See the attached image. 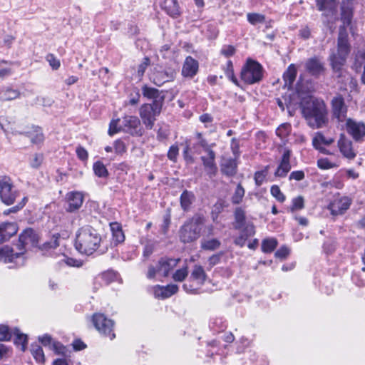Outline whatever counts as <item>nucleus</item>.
Returning a JSON list of instances; mask_svg holds the SVG:
<instances>
[{
	"instance_id": "obj_1",
	"label": "nucleus",
	"mask_w": 365,
	"mask_h": 365,
	"mask_svg": "<svg viewBox=\"0 0 365 365\" xmlns=\"http://www.w3.org/2000/svg\"><path fill=\"white\" fill-rule=\"evenodd\" d=\"M350 51L351 45L349 42L348 34L342 28L337 38L336 48L331 50L329 61L338 83L342 84L345 90L352 92L357 87V81L346 70L343 68Z\"/></svg>"
},
{
	"instance_id": "obj_2",
	"label": "nucleus",
	"mask_w": 365,
	"mask_h": 365,
	"mask_svg": "<svg viewBox=\"0 0 365 365\" xmlns=\"http://www.w3.org/2000/svg\"><path fill=\"white\" fill-rule=\"evenodd\" d=\"M101 240V235L95 228L86 225L76 232L75 247L81 254L91 255L99 248Z\"/></svg>"
},
{
	"instance_id": "obj_3",
	"label": "nucleus",
	"mask_w": 365,
	"mask_h": 365,
	"mask_svg": "<svg viewBox=\"0 0 365 365\" xmlns=\"http://www.w3.org/2000/svg\"><path fill=\"white\" fill-rule=\"evenodd\" d=\"M302 113L308 125L312 128H322L328 123L327 106L322 99H310L303 106Z\"/></svg>"
},
{
	"instance_id": "obj_4",
	"label": "nucleus",
	"mask_w": 365,
	"mask_h": 365,
	"mask_svg": "<svg viewBox=\"0 0 365 365\" xmlns=\"http://www.w3.org/2000/svg\"><path fill=\"white\" fill-rule=\"evenodd\" d=\"M204 222V217L201 215H195L187 220L179 230L180 242L186 244L196 241L200 237Z\"/></svg>"
},
{
	"instance_id": "obj_5",
	"label": "nucleus",
	"mask_w": 365,
	"mask_h": 365,
	"mask_svg": "<svg viewBox=\"0 0 365 365\" xmlns=\"http://www.w3.org/2000/svg\"><path fill=\"white\" fill-rule=\"evenodd\" d=\"M264 69L262 65L252 59H247L241 71V79L247 84H255L262 81Z\"/></svg>"
},
{
	"instance_id": "obj_6",
	"label": "nucleus",
	"mask_w": 365,
	"mask_h": 365,
	"mask_svg": "<svg viewBox=\"0 0 365 365\" xmlns=\"http://www.w3.org/2000/svg\"><path fill=\"white\" fill-rule=\"evenodd\" d=\"M163 105L160 101H153L151 103H145L139 109V115L148 130L153 129L157 116L161 113Z\"/></svg>"
},
{
	"instance_id": "obj_7",
	"label": "nucleus",
	"mask_w": 365,
	"mask_h": 365,
	"mask_svg": "<svg viewBox=\"0 0 365 365\" xmlns=\"http://www.w3.org/2000/svg\"><path fill=\"white\" fill-rule=\"evenodd\" d=\"M92 322L95 328L104 336L113 340L115 337L113 332L114 322L107 318L103 314L95 313L92 317Z\"/></svg>"
},
{
	"instance_id": "obj_8",
	"label": "nucleus",
	"mask_w": 365,
	"mask_h": 365,
	"mask_svg": "<svg viewBox=\"0 0 365 365\" xmlns=\"http://www.w3.org/2000/svg\"><path fill=\"white\" fill-rule=\"evenodd\" d=\"M19 196V192L14 189L11 179L8 177L0 178V199L6 205H12Z\"/></svg>"
},
{
	"instance_id": "obj_9",
	"label": "nucleus",
	"mask_w": 365,
	"mask_h": 365,
	"mask_svg": "<svg viewBox=\"0 0 365 365\" xmlns=\"http://www.w3.org/2000/svg\"><path fill=\"white\" fill-rule=\"evenodd\" d=\"M331 106L333 120L337 123L346 122L348 119L346 118L348 107L342 96H334L331 101Z\"/></svg>"
},
{
	"instance_id": "obj_10",
	"label": "nucleus",
	"mask_w": 365,
	"mask_h": 365,
	"mask_svg": "<svg viewBox=\"0 0 365 365\" xmlns=\"http://www.w3.org/2000/svg\"><path fill=\"white\" fill-rule=\"evenodd\" d=\"M316 5L322 15L327 18V23L336 19L338 1L337 0H316Z\"/></svg>"
},
{
	"instance_id": "obj_11",
	"label": "nucleus",
	"mask_w": 365,
	"mask_h": 365,
	"mask_svg": "<svg viewBox=\"0 0 365 365\" xmlns=\"http://www.w3.org/2000/svg\"><path fill=\"white\" fill-rule=\"evenodd\" d=\"M304 68L307 73L315 78H319L326 71L324 62L317 56L308 58L304 63Z\"/></svg>"
},
{
	"instance_id": "obj_12",
	"label": "nucleus",
	"mask_w": 365,
	"mask_h": 365,
	"mask_svg": "<svg viewBox=\"0 0 365 365\" xmlns=\"http://www.w3.org/2000/svg\"><path fill=\"white\" fill-rule=\"evenodd\" d=\"M346 130L356 142H361L365 137V123L352 118L345 122Z\"/></svg>"
},
{
	"instance_id": "obj_13",
	"label": "nucleus",
	"mask_w": 365,
	"mask_h": 365,
	"mask_svg": "<svg viewBox=\"0 0 365 365\" xmlns=\"http://www.w3.org/2000/svg\"><path fill=\"white\" fill-rule=\"evenodd\" d=\"M123 130L132 135L141 136L143 134V128L140 121L136 116H125L122 121Z\"/></svg>"
},
{
	"instance_id": "obj_14",
	"label": "nucleus",
	"mask_w": 365,
	"mask_h": 365,
	"mask_svg": "<svg viewBox=\"0 0 365 365\" xmlns=\"http://www.w3.org/2000/svg\"><path fill=\"white\" fill-rule=\"evenodd\" d=\"M337 146L344 158L353 160L356 158L357 151L354 149L352 141L346 138L344 134L340 135L337 141Z\"/></svg>"
},
{
	"instance_id": "obj_15",
	"label": "nucleus",
	"mask_w": 365,
	"mask_h": 365,
	"mask_svg": "<svg viewBox=\"0 0 365 365\" xmlns=\"http://www.w3.org/2000/svg\"><path fill=\"white\" fill-rule=\"evenodd\" d=\"M4 118H0V125L5 133H11L14 135L24 134L23 133L14 130L12 128H10L9 126H6L4 123ZM24 134L31 138V143L34 144L41 143L44 140L43 134L40 128H36L33 133H25Z\"/></svg>"
},
{
	"instance_id": "obj_16",
	"label": "nucleus",
	"mask_w": 365,
	"mask_h": 365,
	"mask_svg": "<svg viewBox=\"0 0 365 365\" xmlns=\"http://www.w3.org/2000/svg\"><path fill=\"white\" fill-rule=\"evenodd\" d=\"M176 72L171 68L165 70H155L151 74L150 80L158 86H161L166 82L172 81L174 80Z\"/></svg>"
},
{
	"instance_id": "obj_17",
	"label": "nucleus",
	"mask_w": 365,
	"mask_h": 365,
	"mask_svg": "<svg viewBox=\"0 0 365 365\" xmlns=\"http://www.w3.org/2000/svg\"><path fill=\"white\" fill-rule=\"evenodd\" d=\"M351 200L348 197H341L334 199L328 206L332 215L344 214L350 207Z\"/></svg>"
},
{
	"instance_id": "obj_18",
	"label": "nucleus",
	"mask_w": 365,
	"mask_h": 365,
	"mask_svg": "<svg viewBox=\"0 0 365 365\" xmlns=\"http://www.w3.org/2000/svg\"><path fill=\"white\" fill-rule=\"evenodd\" d=\"M354 0H343L341 5V20L343 22V26H341L339 29V35H340L341 29H344L347 34L346 27L349 26L351 23L353 16V7L352 2ZM339 36H338L339 37Z\"/></svg>"
},
{
	"instance_id": "obj_19",
	"label": "nucleus",
	"mask_w": 365,
	"mask_h": 365,
	"mask_svg": "<svg viewBox=\"0 0 365 365\" xmlns=\"http://www.w3.org/2000/svg\"><path fill=\"white\" fill-rule=\"evenodd\" d=\"M291 150L285 149L282 156L279 165L277 167L274 175L279 178H284L291 170L290 164Z\"/></svg>"
},
{
	"instance_id": "obj_20",
	"label": "nucleus",
	"mask_w": 365,
	"mask_h": 365,
	"mask_svg": "<svg viewBox=\"0 0 365 365\" xmlns=\"http://www.w3.org/2000/svg\"><path fill=\"white\" fill-rule=\"evenodd\" d=\"M207 155L201 156L204 169L209 177L211 178L215 176L217 172V167L215 163V153L213 150H209Z\"/></svg>"
},
{
	"instance_id": "obj_21",
	"label": "nucleus",
	"mask_w": 365,
	"mask_h": 365,
	"mask_svg": "<svg viewBox=\"0 0 365 365\" xmlns=\"http://www.w3.org/2000/svg\"><path fill=\"white\" fill-rule=\"evenodd\" d=\"M66 201L68 206L66 210L73 212L78 210L83 204V195L81 192H70L66 195Z\"/></svg>"
},
{
	"instance_id": "obj_22",
	"label": "nucleus",
	"mask_w": 365,
	"mask_h": 365,
	"mask_svg": "<svg viewBox=\"0 0 365 365\" xmlns=\"http://www.w3.org/2000/svg\"><path fill=\"white\" fill-rule=\"evenodd\" d=\"M19 246L21 247L20 250L25 248L26 245H31L34 246L38 242V236L31 228L26 229L19 236Z\"/></svg>"
},
{
	"instance_id": "obj_23",
	"label": "nucleus",
	"mask_w": 365,
	"mask_h": 365,
	"mask_svg": "<svg viewBox=\"0 0 365 365\" xmlns=\"http://www.w3.org/2000/svg\"><path fill=\"white\" fill-rule=\"evenodd\" d=\"M160 7L168 15L173 19L179 17L181 14L180 7L177 0H163Z\"/></svg>"
},
{
	"instance_id": "obj_24",
	"label": "nucleus",
	"mask_w": 365,
	"mask_h": 365,
	"mask_svg": "<svg viewBox=\"0 0 365 365\" xmlns=\"http://www.w3.org/2000/svg\"><path fill=\"white\" fill-rule=\"evenodd\" d=\"M180 259H164L162 258L158 263V274L163 277H167L170 272L173 270L179 262Z\"/></svg>"
},
{
	"instance_id": "obj_25",
	"label": "nucleus",
	"mask_w": 365,
	"mask_h": 365,
	"mask_svg": "<svg viewBox=\"0 0 365 365\" xmlns=\"http://www.w3.org/2000/svg\"><path fill=\"white\" fill-rule=\"evenodd\" d=\"M198 67V62L191 56H187L183 63L182 75L185 77L192 78L197 74Z\"/></svg>"
},
{
	"instance_id": "obj_26",
	"label": "nucleus",
	"mask_w": 365,
	"mask_h": 365,
	"mask_svg": "<svg viewBox=\"0 0 365 365\" xmlns=\"http://www.w3.org/2000/svg\"><path fill=\"white\" fill-rule=\"evenodd\" d=\"M18 231L15 222H4L0 225V243L9 240Z\"/></svg>"
},
{
	"instance_id": "obj_27",
	"label": "nucleus",
	"mask_w": 365,
	"mask_h": 365,
	"mask_svg": "<svg viewBox=\"0 0 365 365\" xmlns=\"http://www.w3.org/2000/svg\"><path fill=\"white\" fill-rule=\"evenodd\" d=\"M178 290V285L173 284L167 286L156 285L154 287V294L155 297L165 299L175 294Z\"/></svg>"
},
{
	"instance_id": "obj_28",
	"label": "nucleus",
	"mask_w": 365,
	"mask_h": 365,
	"mask_svg": "<svg viewBox=\"0 0 365 365\" xmlns=\"http://www.w3.org/2000/svg\"><path fill=\"white\" fill-rule=\"evenodd\" d=\"M220 166L222 174L229 177L233 176L237 170V158H223Z\"/></svg>"
},
{
	"instance_id": "obj_29",
	"label": "nucleus",
	"mask_w": 365,
	"mask_h": 365,
	"mask_svg": "<svg viewBox=\"0 0 365 365\" xmlns=\"http://www.w3.org/2000/svg\"><path fill=\"white\" fill-rule=\"evenodd\" d=\"M22 254L23 252L14 253L12 248L5 246L0 248V262H12L14 259L19 258Z\"/></svg>"
},
{
	"instance_id": "obj_30",
	"label": "nucleus",
	"mask_w": 365,
	"mask_h": 365,
	"mask_svg": "<svg viewBox=\"0 0 365 365\" xmlns=\"http://www.w3.org/2000/svg\"><path fill=\"white\" fill-rule=\"evenodd\" d=\"M195 200V196L192 191L184 190L180 197V207L183 211H189Z\"/></svg>"
},
{
	"instance_id": "obj_31",
	"label": "nucleus",
	"mask_w": 365,
	"mask_h": 365,
	"mask_svg": "<svg viewBox=\"0 0 365 365\" xmlns=\"http://www.w3.org/2000/svg\"><path fill=\"white\" fill-rule=\"evenodd\" d=\"M143 95L148 99H153V101H160V105H163L164 96H160V91L154 88L143 86L142 88Z\"/></svg>"
},
{
	"instance_id": "obj_32",
	"label": "nucleus",
	"mask_w": 365,
	"mask_h": 365,
	"mask_svg": "<svg viewBox=\"0 0 365 365\" xmlns=\"http://www.w3.org/2000/svg\"><path fill=\"white\" fill-rule=\"evenodd\" d=\"M190 278L196 281L198 284H203L207 279L204 268L200 265L195 264L190 274Z\"/></svg>"
},
{
	"instance_id": "obj_33",
	"label": "nucleus",
	"mask_w": 365,
	"mask_h": 365,
	"mask_svg": "<svg viewBox=\"0 0 365 365\" xmlns=\"http://www.w3.org/2000/svg\"><path fill=\"white\" fill-rule=\"evenodd\" d=\"M112 232L113 240L115 244L121 243L125 240V235L122 230L120 225L118 222H111L110 224Z\"/></svg>"
},
{
	"instance_id": "obj_34",
	"label": "nucleus",
	"mask_w": 365,
	"mask_h": 365,
	"mask_svg": "<svg viewBox=\"0 0 365 365\" xmlns=\"http://www.w3.org/2000/svg\"><path fill=\"white\" fill-rule=\"evenodd\" d=\"M297 71L294 64H290L283 74L285 86L291 87L295 81Z\"/></svg>"
},
{
	"instance_id": "obj_35",
	"label": "nucleus",
	"mask_w": 365,
	"mask_h": 365,
	"mask_svg": "<svg viewBox=\"0 0 365 365\" xmlns=\"http://www.w3.org/2000/svg\"><path fill=\"white\" fill-rule=\"evenodd\" d=\"M20 96V92L16 89L6 88L0 91V100L1 101H12Z\"/></svg>"
},
{
	"instance_id": "obj_36",
	"label": "nucleus",
	"mask_w": 365,
	"mask_h": 365,
	"mask_svg": "<svg viewBox=\"0 0 365 365\" xmlns=\"http://www.w3.org/2000/svg\"><path fill=\"white\" fill-rule=\"evenodd\" d=\"M334 141L332 138H326L322 133H317L315 136L312 139V145L313 147H317L319 145L322 146V145H329L333 143Z\"/></svg>"
},
{
	"instance_id": "obj_37",
	"label": "nucleus",
	"mask_w": 365,
	"mask_h": 365,
	"mask_svg": "<svg viewBox=\"0 0 365 365\" xmlns=\"http://www.w3.org/2000/svg\"><path fill=\"white\" fill-rule=\"evenodd\" d=\"M13 62L2 61L0 62V78L4 79L13 73Z\"/></svg>"
},
{
	"instance_id": "obj_38",
	"label": "nucleus",
	"mask_w": 365,
	"mask_h": 365,
	"mask_svg": "<svg viewBox=\"0 0 365 365\" xmlns=\"http://www.w3.org/2000/svg\"><path fill=\"white\" fill-rule=\"evenodd\" d=\"M278 242L274 237L266 238L262 242V250L265 253H270L277 247Z\"/></svg>"
},
{
	"instance_id": "obj_39",
	"label": "nucleus",
	"mask_w": 365,
	"mask_h": 365,
	"mask_svg": "<svg viewBox=\"0 0 365 365\" xmlns=\"http://www.w3.org/2000/svg\"><path fill=\"white\" fill-rule=\"evenodd\" d=\"M220 242L217 239L202 240L200 247L202 250L213 251L220 247Z\"/></svg>"
},
{
	"instance_id": "obj_40",
	"label": "nucleus",
	"mask_w": 365,
	"mask_h": 365,
	"mask_svg": "<svg viewBox=\"0 0 365 365\" xmlns=\"http://www.w3.org/2000/svg\"><path fill=\"white\" fill-rule=\"evenodd\" d=\"M38 340L43 346H51L56 351H58L61 347V344L53 341L51 336L48 334H44L42 336H39Z\"/></svg>"
},
{
	"instance_id": "obj_41",
	"label": "nucleus",
	"mask_w": 365,
	"mask_h": 365,
	"mask_svg": "<svg viewBox=\"0 0 365 365\" xmlns=\"http://www.w3.org/2000/svg\"><path fill=\"white\" fill-rule=\"evenodd\" d=\"M31 352L38 363H43L45 360L44 354L41 346L38 344H32Z\"/></svg>"
},
{
	"instance_id": "obj_42",
	"label": "nucleus",
	"mask_w": 365,
	"mask_h": 365,
	"mask_svg": "<svg viewBox=\"0 0 365 365\" xmlns=\"http://www.w3.org/2000/svg\"><path fill=\"white\" fill-rule=\"evenodd\" d=\"M14 343L17 345H20L21 351H24L26 349V344L27 341V336L20 333V331L18 329H15L14 330Z\"/></svg>"
},
{
	"instance_id": "obj_43",
	"label": "nucleus",
	"mask_w": 365,
	"mask_h": 365,
	"mask_svg": "<svg viewBox=\"0 0 365 365\" xmlns=\"http://www.w3.org/2000/svg\"><path fill=\"white\" fill-rule=\"evenodd\" d=\"M364 64H365V52L364 51H358L355 54L353 68L356 70V71H359V70L361 67H364Z\"/></svg>"
},
{
	"instance_id": "obj_44",
	"label": "nucleus",
	"mask_w": 365,
	"mask_h": 365,
	"mask_svg": "<svg viewBox=\"0 0 365 365\" xmlns=\"http://www.w3.org/2000/svg\"><path fill=\"white\" fill-rule=\"evenodd\" d=\"M93 169L96 175L99 178H106L108 175V170L101 161L96 162L93 164Z\"/></svg>"
},
{
	"instance_id": "obj_45",
	"label": "nucleus",
	"mask_w": 365,
	"mask_h": 365,
	"mask_svg": "<svg viewBox=\"0 0 365 365\" xmlns=\"http://www.w3.org/2000/svg\"><path fill=\"white\" fill-rule=\"evenodd\" d=\"M235 219L236 222L235 228H242L245 221V212L242 207L236 208L235 211Z\"/></svg>"
},
{
	"instance_id": "obj_46",
	"label": "nucleus",
	"mask_w": 365,
	"mask_h": 365,
	"mask_svg": "<svg viewBox=\"0 0 365 365\" xmlns=\"http://www.w3.org/2000/svg\"><path fill=\"white\" fill-rule=\"evenodd\" d=\"M317 166L322 170H329L334 168H338L339 164L331 161L327 158H322L317 160Z\"/></svg>"
},
{
	"instance_id": "obj_47",
	"label": "nucleus",
	"mask_w": 365,
	"mask_h": 365,
	"mask_svg": "<svg viewBox=\"0 0 365 365\" xmlns=\"http://www.w3.org/2000/svg\"><path fill=\"white\" fill-rule=\"evenodd\" d=\"M247 19L248 22L254 26L257 24H262L265 21V16L258 13H248L247 14Z\"/></svg>"
},
{
	"instance_id": "obj_48",
	"label": "nucleus",
	"mask_w": 365,
	"mask_h": 365,
	"mask_svg": "<svg viewBox=\"0 0 365 365\" xmlns=\"http://www.w3.org/2000/svg\"><path fill=\"white\" fill-rule=\"evenodd\" d=\"M337 243L335 239L328 238L327 239L323 245V250L327 254H332L336 249Z\"/></svg>"
},
{
	"instance_id": "obj_49",
	"label": "nucleus",
	"mask_w": 365,
	"mask_h": 365,
	"mask_svg": "<svg viewBox=\"0 0 365 365\" xmlns=\"http://www.w3.org/2000/svg\"><path fill=\"white\" fill-rule=\"evenodd\" d=\"M245 192V189L242 187L241 184H238L235 189V193L232 197V202L235 205L240 204L242 200Z\"/></svg>"
},
{
	"instance_id": "obj_50",
	"label": "nucleus",
	"mask_w": 365,
	"mask_h": 365,
	"mask_svg": "<svg viewBox=\"0 0 365 365\" xmlns=\"http://www.w3.org/2000/svg\"><path fill=\"white\" fill-rule=\"evenodd\" d=\"M291 131V125L289 123H282L276 130V134L280 138L287 137Z\"/></svg>"
},
{
	"instance_id": "obj_51",
	"label": "nucleus",
	"mask_w": 365,
	"mask_h": 365,
	"mask_svg": "<svg viewBox=\"0 0 365 365\" xmlns=\"http://www.w3.org/2000/svg\"><path fill=\"white\" fill-rule=\"evenodd\" d=\"M187 267H185L184 268L176 270L173 275V279L175 282H182L187 277Z\"/></svg>"
},
{
	"instance_id": "obj_52",
	"label": "nucleus",
	"mask_w": 365,
	"mask_h": 365,
	"mask_svg": "<svg viewBox=\"0 0 365 365\" xmlns=\"http://www.w3.org/2000/svg\"><path fill=\"white\" fill-rule=\"evenodd\" d=\"M304 207V198L302 196H298L292 200V205L290 207L291 212H294L295 210H302Z\"/></svg>"
},
{
	"instance_id": "obj_53",
	"label": "nucleus",
	"mask_w": 365,
	"mask_h": 365,
	"mask_svg": "<svg viewBox=\"0 0 365 365\" xmlns=\"http://www.w3.org/2000/svg\"><path fill=\"white\" fill-rule=\"evenodd\" d=\"M270 192L280 202H283L286 199L285 195L281 192L279 187L277 185H272Z\"/></svg>"
},
{
	"instance_id": "obj_54",
	"label": "nucleus",
	"mask_w": 365,
	"mask_h": 365,
	"mask_svg": "<svg viewBox=\"0 0 365 365\" xmlns=\"http://www.w3.org/2000/svg\"><path fill=\"white\" fill-rule=\"evenodd\" d=\"M46 60L53 70H58L59 68L61 62L53 53L47 54Z\"/></svg>"
},
{
	"instance_id": "obj_55",
	"label": "nucleus",
	"mask_w": 365,
	"mask_h": 365,
	"mask_svg": "<svg viewBox=\"0 0 365 365\" xmlns=\"http://www.w3.org/2000/svg\"><path fill=\"white\" fill-rule=\"evenodd\" d=\"M197 138L198 140L197 145L202 148L205 152L209 153V150H212V147L213 145H209L207 140L202 138L201 133H198Z\"/></svg>"
},
{
	"instance_id": "obj_56",
	"label": "nucleus",
	"mask_w": 365,
	"mask_h": 365,
	"mask_svg": "<svg viewBox=\"0 0 365 365\" xmlns=\"http://www.w3.org/2000/svg\"><path fill=\"white\" fill-rule=\"evenodd\" d=\"M11 337L9 327L4 325H0V341H7Z\"/></svg>"
},
{
	"instance_id": "obj_57",
	"label": "nucleus",
	"mask_w": 365,
	"mask_h": 365,
	"mask_svg": "<svg viewBox=\"0 0 365 365\" xmlns=\"http://www.w3.org/2000/svg\"><path fill=\"white\" fill-rule=\"evenodd\" d=\"M179 153V148L178 145H173L170 147L168 153V158L173 162H176L177 157Z\"/></svg>"
},
{
	"instance_id": "obj_58",
	"label": "nucleus",
	"mask_w": 365,
	"mask_h": 365,
	"mask_svg": "<svg viewBox=\"0 0 365 365\" xmlns=\"http://www.w3.org/2000/svg\"><path fill=\"white\" fill-rule=\"evenodd\" d=\"M155 250V244L152 242H148L144 247L143 256L144 258L149 257Z\"/></svg>"
},
{
	"instance_id": "obj_59",
	"label": "nucleus",
	"mask_w": 365,
	"mask_h": 365,
	"mask_svg": "<svg viewBox=\"0 0 365 365\" xmlns=\"http://www.w3.org/2000/svg\"><path fill=\"white\" fill-rule=\"evenodd\" d=\"M150 64V59L148 57H145L143 59L142 63L138 66V75L139 76H143L147 67Z\"/></svg>"
},
{
	"instance_id": "obj_60",
	"label": "nucleus",
	"mask_w": 365,
	"mask_h": 365,
	"mask_svg": "<svg viewBox=\"0 0 365 365\" xmlns=\"http://www.w3.org/2000/svg\"><path fill=\"white\" fill-rule=\"evenodd\" d=\"M220 53L225 57H230L235 54V48L231 45H225L222 48Z\"/></svg>"
},
{
	"instance_id": "obj_61",
	"label": "nucleus",
	"mask_w": 365,
	"mask_h": 365,
	"mask_svg": "<svg viewBox=\"0 0 365 365\" xmlns=\"http://www.w3.org/2000/svg\"><path fill=\"white\" fill-rule=\"evenodd\" d=\"M43 155L41 154L36 153L34 155L31 160V166L34 168H38L42 163Z\"/></svg>"
},
{
	"instance_id": "obj_62",
	"label": "nucleus",
	"mask_w": 365,
	"mask_h": 365,
	"mask_svg": "<svg viewBox=\"0 0 365 365\" xmlns=\"http://www.w3.org/2000/svg\"><path fill=\"white\" fill-rule=\"evenodd\" d=\"M118 123H119V119L111 120V122L110 123L109 129H108V134L110 135H113L114 134H115L120 131V129L118 126Z\"/></svg>"
},
{
	"instance_id": "obj_63",
	"label": "nucleus",
	"mask_w": 365,
	"mask_h": 365,
	"mask_svg": "<svg viewBox=\"0 0 365 365\" xmlns=\"http://www.w3.org/2000/svg\"><path fill=\"white\" fill-rule=\"evenodd\" d=\"M231 150L235 155V158L237 159L240 154V151L239 142L236 138H232L231 140Z\"/></svg>"
},
{
	"instance_id": "obj_64",
	"label": "nucleus",
	"mask_w": 365,
	"mask_h": 365,
	"mask_svg": "<svg viewBox=\"0 0 365 365\" xmlns=\"http://www.w3.org/2000/svg\"><path fill=\"white\" fill-rule=\"evenodd\" d=\"M305 177L304 173L302 170H296L293 171L290 173L289 179V180H297L300 181L302 180Z\"/></svg>"
}]
</instances>
